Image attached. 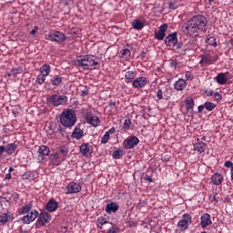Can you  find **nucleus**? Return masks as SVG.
<instances>
[{
    "label": "nucleus",
    "instance_id": "obj_18",
    "mask_svg": "<svg viewBox=\"0 0 233 233\" xmlns=\"http://www.w3.org/2000/svg\"><path fill=\"white\" fill-rule=\"evenodd\" d=\"M58 208L59 204L55 199L49 200L46 204V210H48V212H56Z\"/></svg>",
    "mask_w": 233,
    "mask_h": 233
},
{
    "label": "nucleus",
    "instance_id": "obj_6",
    "mask_svg": "<svg viewBox=\"0 0 233 233\" xmlns=\"http://www.w3.org/2000/svg\"><path fill=\"white\" fill-rule=\"evenodd\" d=\"M137 145H139V138L136 136H132L124 141L126 150H132V148L137 147Z\"/></svg>",
    "mask_w": 233,
    "mask_h": 233
},
{
    "label": "nucleus",
    "instance_id": "obj_13",
    "mask_svg": "<svg viewBox=\"0 0 233 233\" xmlns=\"http://www.w3.org/2000/svg\"><path fill=\"white\" fill-rule=\"evenodd\" d=\"M80 152L86 157H89V156H92V146L88 143L81 145L80 146Z\"/></svg>",
    "mask_w": 233,
    "mask_h": 233
},
{
    "label": "nucleus",
    "instance_id": "obj_5",
    "mask_svg": "<svg viewBox=\"0 0 233 233\" xmlns=\"http://www.w3.org/2000/svg\"><path fill=\"white\" fill-rule=\"evenodd\" d=\"M192 223V217L189 214H184L182 218L178 221L177 227L179 230L183 232V230H187L188 228V225Z\"/></svg>",
    "mask_w": 233,
    "mask_h": 233
},
{
    "label": "nucleus",
    "instance_id": "obj_33",
    "mask_svg": "<svg viewBox=\"0 0 233 233\" xmlns=\"http://www.w3.org/2000/svg\"><path fill=\"white\" fill-rule=\"evenodd\" d=\"M88 123L90 125H92L93 127H97L99 125V123H100L99 117H97V116H90L88 118Z\"/></svg>",
    "mask_w": 233,
    "mask_h": 233
},
{
    "label": "nucleus",
    "instance_id": "obj_64",
    "mask_svg": "<svg viewBox=\"0 0 233 233\" xmlns=\"http://www.w3.org/2000/svg\"><path fill=\"white\" fill-rule=\"evenodd\" d=\"M170 65H171V66H176L177 65V62L172 61V62L170 63Z\"/></svg>",
    "mask_w": 233,
    "mask_h": 233
},
{
    "label": "nucleus",
    "instance_id": "obj_14",
    "mask_svg": "<svg viewBox=\"0 0 233 233\" xmlns=\"http://www.w3.org/2000/svg\"><path fill=\"white\" fill-rule=\"evenodd\" d=\"M175 43H177V33H172L168 35L165 39V45H167V46H173Z\"/></svg>",
    "mask_w": 233,
    "mask_h": 233
},
{
    "label": "nucleus",
    "instance_id": "obj_19",
    "mask_svg": "<svg viewBox=\"0 0 233 233\" xmlns=\"http://www.w3.org/2000/svg\"><path fill=\"white\" fill-rule=\"evenodd\" d=\"M197 143L194 144V150H198L199 154H203L207 148V144L202 141H199V138L197 139Z\"/></svg>",
    "mask_w": 233,
    "mask_h": 233
},
{
    "label": "nucleus",
    "instance_id": "obj_2",
    "mask_svg": "<svg viewBox=\"0 0 233 233\" xmlns=\"http://www.w3.org/2000/svg\"><path fill=\"white\" fill-rule=\"evenodd\" d=\"M59 119L63 127H66V128H71V127H74V125H76V121H77L76 111H74L73 109H67L61 113Z\"/></svg>",
    "mask_w": 233,
    "mask_h": 233
},
{
    "label": "nucleus",
    "instance_id": "obj_60",
    "mask_svg": "<svg viewBox=\"0 0 233 233\" xmlns=\"http://www.w3.org/2000/svg\"><path fill=\"white\" fill-rule=\"evenodd\" d=\"M205 109V104L198 106V112L201 113Z\"/></svg>",
    "mask_w": 233,
    "mask_h": 233
},
{
    "label": "nucleus",
    "instance_id": "obj_49",
    "mask_svg": "<svg viewBox=\"0 0 233 233\" xmlns=\"http://www.w3.org/2000/svg\"><path fill=\"white\" fill-rule=\"evenodd\" d=\"M50 157L51 159L54 158V159H59V153L58 151H56V153H53L50 155Z\"/></svg>",
    "mask_w": 233,
    "mask_h": 233
},
{
    "label": "nucleus",
    "instance_id": "obj_59",
    "mask_svg": "<svg viewBox=\"0 0 233 233\" xmlns=\"http://www.w3.org/2000/svg\"><path fill=\"white\" fill-rule=\"evenodd\" d=\"M87 94H88V89H84V90H82V92H81L82 97H85V96H86Z\"/></svg>",
    "mask_w": 233,
    "mask_h": 233
},
{
    "label": "nucleus",
    "instance_id": "obj_51",
    "mask_svg": "<svg viewBox=\"0 0 233 233\" xmlns=\"http://www.w3.org/2000/svg\"><path fill=\"white\" fill-rule=\"evenodd\" d=\"M204 94H205L206 96H208H208H213V95H214V92L212 91V89H209V90L204 91Z\"/></svg>",
    "mask_w": 233,
    "mask_h": 233
},
{
    "label": "nucleus",
    "instance_id": "obj_50",
    "mask_svg": "<svg viewBox=\"0 0 233 233\" xmlns=\"http://www.w3.org/2000/svg\"><path fill=\"white\" fill-rule=\"evenodd\" d=\"M186 77H187V79H188L189 81H192V79H194V76H193L192 73H190V72L186 73Z\"/></svg>",
    "mask_w": 233,
    "mask_h": 233
},
{
    "label": "nucleus",
    "instance_id": "obj_20",
    "mask_svg": "<svg viewBox=\"0 0 233 233\" xmlns=\"http://www.w3.org/2000/svg\"><path fill=\"white\" fill-rule=\"evenodd\" d=\"M117 210H119V206L115 202H111L106 207V212H107V214H112V212H117Z\"/></svg>",
    "mask_w": 233,
    "mask_h": 233
},
{
    "label": "nucleus",
    "instance_id": "obj_39",
    "mask_svg": "<svg viewBox=\"0 0 233 233\" xmlns=\"http://www.w3.org/2000/svg\"><path fill=\"white\" fill-rule=\"evenodd\" d=\"M0 205L2 208H6V207H10V201H8L5 198L0 200Z\"/></svg>",
    "mask_w": 233,
    "mask_h": 233
},
{
    "label": "nucleus",
    "instance_id": "obj_40",
    "mask_svg": "<svg viewBox=\"0 0 233 233\" xmlns=\"http://www.w3.org/2000/svg\"><path fill=\"white\" fill-rule=\"evenodd\" d=\"M11 74L15 77H16L17 74H23V67H17V68L12 69Z\"/></svg>",
    "mask_w": 233,
    "mask_h": 233
},
{
    "label": "nucleus",
    "instance_id": "obj_56",
    "mask_svg": "<svg viewBox=\"0 0 233 233\" xmlns=\"http://www.w3.org/2000/svg\"><path fill=\"white\" fill-rule=\"evenodd\" d=\"M214 99H216V101H219V99H221V95H219V93H215L214 94Z\"/></svg>",
    "mask_w": 233,
    "mask_h": 233
},
{
    "label": "nucleus",
    "instance_id": "obj_52",
    "mask_svg": "<svg viewBox=\"0 0 233 233\" xmlns=\"http://www.w3.org/2000/svg\"><path fill=\"white\" fill-rule=\"evenodd\" d=\"M157 99H163V91L159 89L157 93Z\"/></svg>",
    "mask_w": 233,
    "mask_h": 233
},
{
    "label": "nucleus",
    "instance_id": "obj_41",
    "mask_svg": "<svg viewBox=\"0 0 233 233\" xmlns=\"http://www.w3.org/2000/svg\"><path fill=\"white\" fill-rule=\"evenodd\" d=\"M131 125H132V121L130 120V118H127L124 121L123 128H125V130H128Z\"/></svg>",
    "mask_w": 233,
    "mask_h": 233
},
{
    "label": "nucleus",
    "instance_id": "obj_1",
    "mask_svg": "<svg viewBox=\"0 0 233 233\" xmlns=\"http://www.w3.org/2000/svg\"><path fill=\"white\" fill-rule=\"evenodd\" d=\"M208 21L204 15H195L182 25V32L189 37L199 35V32H207Z\"/></svg>",
    "mask_w": 233,
    "mask_h": 233
},
{
    "label": "nucleus",
    "instance_id": "obj_28",
    "mask_svg": "<svg viewBox=\"0 0 233 233\" xmlns=\"http://www.w3.org/2000/svg\"><path fill=\"white\" fill-rule=\"evenodd\" d=\"M72 137L75 139H81V137H83V130L76 127L72 133Z\"/></svg>",
    "mask_w": 233,
    "mask_h": 233
},
{
    "label": "nucleus",
    "instance_id": "obj_7",
    "mask_svg": "<svg viewBox=\"0 0 233 233\" xmlns=\"http://www.w3.org/2000/svg\"><path fill=\"white\" fill-rule=\"evenodd\" d=\"M48 101L54 106H59V105H63V103H66V96L53 95L48 97Z\"/></svg>",
    "mask_w": 233,
    "mask_h": 233
},
{
    "label": "nucleus",
    "instance_id": "obj_38",
    "mask_svg": "<svg viewBox=\"0 0 233 233\" xmlns=\"http://www.w3.org/2000/svg\"><path fill=\"white\" fill-rule=\"evenodd\" d=\"M218 199H219V197L218 196V193H216V192H213L209 196V200L211 201V203H214V205H216V203H218Z\"/></svg>",
    "mask_w": 233,
    "mask_h": 233
},
{
    "label": "nucleus",
    "instance_id": "obj_63",
    "mask_svg": "<svg viewBox=\"0 0 233 233\" xmlns=\"http://www.w3.org/2000/svg\"><path fill=\"white\" fill-rule=\"evenodd\" d=\"M5 179H12V175L6 174L5 175Z\"/></svg>",
    "mask_w": 233,
    "mask_h": 233
},
{
    "label": "nucleus",
    "instance_id": "obj_27",
    "mask_svg": "<svg viewBox=\"0 0 233 233\" xmlns=\"http://www.w3.org/2000/svg\"><path fill=\"white\" fill-rule=\"evenodd\" d=\"M186 110H192L194 108V98L188 96L186 100Z\"/></svg>",
    "mask_w": 233,
    "mask_h": 233
},
{
    "label": "nucleus",
    "instance_id": "obj_29",
    "mask_svg": "<svg viewBox=\"0 0 233 233\" xmlns=\"http://www.w3.org/2000/svg\"><path fill=\"white\" fill-rule=\"evenodd\" d=\"M132 26L135 28V30H143L145 25H143L141 21L136 19L132 22Z\"/></svg>",
    "mask_w": 233,
    "mask_h": 233
},
{
    "label": "nucleus",
    "instance_id": "obj_4",
    "mask_svg": "<svg viewBox=\"0 0 233 233\" xmlns=\"http://www.w3.org/2000/svg\"><path fill=\"white\" fill-rule=\"evenodd\" d=\"M47 41H53L55 43H64L66 40V36L64 33L59 31H50L48 34L45 35Z\"/></svg>",
    "mask_w": 233,
    "mask_h": 233
},
{
    "label": "nucleus",
    "instance_id": "obj_31",
    "mask_svg": "<svg viewBox=\"0 0 233 233\" xmlns=\"http://www.w3.org/2000/svg\"><path fill=\"white\" fill-rule=\"evenodd\" d=\"M217 83H218V85H225L227 83V77L225 76V74L220 73L217 76Z\"/></svg>",
    "mask_w": 233,
    "mask_h": 233
},
{
    "label": "nucleus",
    "instance_id": "obj_11",
    "mask_svg": "<svg viewBox=\"0 0 233 233\" xmlns=\"http://www.w3.org/2000/svg\"><path fill=\"white\" fill-rule=\"evenodd\" d=\"M173 48L177 54H181L182 56H185L187 53V50H188V47L181 42H177L173 46Z\"/></svg>",
    "mask_w": 233,
    "mask_h": 233
},
{
    "label": "nucleus",
    "instance_id": "obj_23",
    "mask_svg": "<svg viewBox=\"0 0 233 233\" xmlns=\"http://www.w3.org/2000/svg\"><path fill=\"white\" fill-rule=\"evenodd\" d=\"M15 150H17V145L15 143L8 144L5 147V151H6V154H8V156H12V154H14Z\"/></svg>",
    "mask_w": 233,
    "mask_h": 233
},
{
    "label": "nucleus",
    "instance_id": "obj_57",
    "mask_svg": "<svg viewBox=\"0 0 233 233\" xmlns=\"http://www.w3.org/2000/svg\"><path fill=\"white\" fill-rule=\"evenodd\" d=\"M37 30H39V28L35 26V28L30 32L31 35H35V34H37Z\"/></svg>",
    "mask_w": 233,
    "mask_h": 233
},
{
    "label": "nucleus",
    "instance_id": "obj_46",
    "mask_svg": "<svg viewBox=\"0 0 233 233\" xmlns=\"http://www.w3.org/2000/svg\"><path fill=\"white\" fill-rule=\"evenodd\" d=\"M46 76H43V75L39 76L36 79V82L39 84V85H43V83H45V78Z\"/></svg>",
    "mask_w": 233,
    "mask_h": 233
},
{
    "label": "nucleus",
    "instance_id": "obj_3",
    "mask_svg": "<svg viewBox=\"0 0 233 233\" xmlns=\"http://www.w3.org/2000/svg\"><path fill=\"white\" fill-rule=\"evenodd\" d=\"M99 63L94 60V57L86 56L83 58H78L75 61L76 66H80L83 70H94V66H97Z\"/></svg>",
    "mask_w": 233,
    "mask_h": 233
},
{
    "label": "nucleus",
    "instance_id": "obj_22",
    "mask_svg": "<svg viewBox=\"0 0 233 233\" xmlns=\"http://www.w3.org/2000/svg\"><path fill=\"white\" fill-rule=\"evenodd\" d=\"M8 221H12V216L8 213H0V225H6Z\"/></svg>",
    "mask_w": 233,
    "mask_h": 233
},
{
    "label": "nucleus",
    "instance_id": "obj_17",
    "mask_svg": "<svg viewBox=\"0 0 233 233\" xmlns=\"http://www.w3.org/2000/svg\"><path fill=\"white\" fill-rule=\"evenodd\" d=\"M145 85H147V77L145 76H140L133 81V86L135 88H142Z\"/></svg>",
    "mask_w": 233,
    "mask_h": 233
},
{
    "label": "nucleus",
    "instance_id": "obj_54",
    "mask_svg": "<svg viewBox=\"0 0 233 233\" xmlns=\"http://www.w3.org/2000/svg\"><path fill=\"white\" fill-rule=\"evenodd\" d=\"M122 56H130V50L129 49H124L122 50Z\"/></svg>",
    "mask_w": 233,
    "mask_h": 233
},
{
    "label": "nucleus",
    "instance_id": "obj_37",
    "mask_svg": "<svg viewBox=\"0 0 233 233\" xmlns=\"http://www.w3.org/2000/svg\"><path fill=\"white\" fill-rule=\"evenodd\" d=\"M112 157L114 159H121V157H123V150L114 151Z\"/></svg>",
    "mask_w": 233,
    "mask_h": 233
},
{
    "label": "nucleus",
    "instance_id": "obj_8",
    "mask_svg": "<svg viewBox=\"0 0 233 233\" xmlns=\"http://www.w3.org/2000/svg\"><path fill=\"white\" fill-rule=\"evenodd\" d=\"M216 61V58H214V52L212 51H207L202 56V59L200 63L202 65H212Z\"/></svg>",
    "mask_w": 233,
    "mask_h": 233
},
{
    "label": "nucleus",
    "instance_id": "obj_47",
    "mask_svg": "<svg viewBox=\"0 0 233 233\" xmlns=\"http://www.w3.org/2000/svg\"><path fill=\"white\" fill-rule=\"evenodd\" d=\"M22 177H23V179H29V181H30V180H32L33 177H32V174L30 172H27V173L24 174L22 176Z\"/></svg>",
    "mask_w": 233,
    "mask_h": 233
},
{
    "label": "nucleus",
    "instance_id": "obj_32",
    "mask_svg": "<svg viewBox=\"0 0 233 233\" xmlns=\"http://www.w3.org/2000/svg\"><path fill=\"white\" fill-rule=\"evenodd\" d=\"M32 210V204H26L22 207L19 210L20 214H28Z\"/></svg>",
    "mask_w": 233,
    "mask_h": 233
},
{
    "label": "nucleus",
    "instance_id": "obj_36",
    "mask_svg": "<svg viewBox=\"0 0 233 233\" xmlns=\"http://www.w3.org/2000/svg\"><path fill=\"white\" fill-rule=\"evenodd\" d=\"M205 108H206V110H208V112H212V110H214V108H216V104H214L212 102H206Z\"/></svg>",
    "mask_w": 233,
    "mask_h": 233
},
{
    "label": "nucleus",
    "instance_id": "obj_9",
    "mask_svg": "<svg viewBox=\"0 0 233 233\" xmlns=\"http://www.w3.org/2000/svg\"><path fill=\"white\" fill-rule=\"evenodd\" d=\"M37 216H39V212L37 210L33 209L27 215L24 216L22 218L23 223H26L29 225V223H32V221H35L37 218Z\"/></svg>",
    "mask_w": 233,
    "mask_h": 233
},
{
    "label": "nucleus",
    "instance_id": "obj_61",
    "mask_svg": "<svg viewBox=\"0 0 233 233\" xmlns=\"http://www.w3.org/2000/svg\"><path fill=\"white\" fill-rule=\"evenodd\" d=\"M116 132V128L115 127H112V128H110L108 131H107V133H108V135L110 136V134H114Z\"/></svg>",
    "mask_w": 233,
    "mask_h": 233
},
{
    "label": "nucleus",
    "instance_id": "obj_12",
    "mask_svg": "<svg viewBox=\"0 0 233 233\" xmlns=\"http://www.w3.org/2000/svg\"><path fill=\"white\" fill-rule=\"evenodd\" d=\"M81 192V186L76 182H70L67 185V194H77Z\"/></svg>",
    "mask_w": 233,
    "mask_h": 233
},
{
    "label": "nucleus",
    "instance_id": "obj_30",
    "mask_svg": "<svg viewBox=\"0 0 233 233\" xmlns=\"http://www.w3.org/2000/svg\"><path fill=\"white\" fill-rule=\"evenodd\" d=\"M40 72L43 77H46L50 74V66L48 65H44L40 67Z\"/></svg>",
    "mask_w": 233,
    "mask_h": 233
},
{
    "label": "nucleus",
    "instance_id": "obj_58",
    "mask_svg": "<svg viewBox=\"0 0 233 233\" xmlns=\"http://www.w3.org/2000/svg\"><path fill=\"white\" fill-rule=\"evenodd\" d=\"M168 5H169L168 8H170V10H176V5H174V3L169 2Z\"/></svg>",
    "mask_w": 233,
    "mask_h": 233
},
{
    "label": "nucleus",
    "instance_id": "obj_42",
    "mask_svg": "<svg viewBox=\"0 0 233 233\" xmlns=\"http://www.w3.org/2000/svg\"><path fill=\"white\" fill-rule=\"evenodd\" d=\"M126 79H134L136 77V72L134 71H127L125 75Z\"/></svg>",
    "mask_w": 233,
    "mask_h": 233
},
{
    "label": "nucleus",
    "instance_id": "obj_44",
    "mask_svg": "<svg viewBox=\"0 0 233 233\" xmlns=\"http://www.w3.org/2000/svg\"><path fill=\"white\" fill-rule=\"evenodd\" d=\"M108 139H110V135L108 133H106L101 139L102 145H106V143H108Z\"/></svg>",
    "mask_w": 233,
    "mask_h": 233
},
{
    "label": "nucleus",
    "instance_id": "obj_43",
    "mask_svg": "<svg viewBox=\"0 0 233 233\" xmlns=\"http://www.w3.org/2000/svg\"><path fill=\"white\" fill-rule=\"evenodd\" d=\"M58 154H61L62 156H66L68 154V149L66 147H60L57 150Z\"/></svg>",
    "mask_w": 233,
    "mask_h": 233
},
{
    "label": "nucleus",
    "instance_id": "obj_62",
    "mask_svg": "<svg viewBox=\"0 0 233 233\" xmlns=\"http://www.w3.org/2000/svg\"><path fill=\"white\" fill-rule=\"evenodd\" d=\"M109 106H110V108H116V102L110 101L109 102Z\"/></svg>",
    "mask_w": 233,
    "mask_h": 233
},
{
    "label": "nucleus",
    "instance_id": "obj_48",
    "mask_svg": "<svg viewBox=\"0 0 233 233\" xmlns=\"http://www.w3.org/2000/svg\"><path fill=\"white\" fill-rule=\"evenodd\" d=\"M224 165H225V167H227V168H231V170H232L233 163L231 161L228 160V161L225 162Z\"/></svg>",
    "mask_w": 233,
    "mask_h": 233
},
{
    "label": "nucleus",
    "instance_id": "obj_15",
    "mask_svg": "<svg viewBox=\"0 0 233 233\" xmlns=\"http://www.w3.org/2000/svg\"><path fill=\"white\" fill-rule=\"evenodd\" d=\"M50 215H48V213L42 212L38 218V224H40L41 227H45L46 223H50Z\"/></svg>",
    "mask_w": 233,
    "mask_h": 233
},
{
    "label": "nucleus",
    "instance_id": "obj_16",
    "mask_svg": "<svg viewBox=\"0 0 233 233\" xmlns=\"http://www.w3.org/2000/svg\"><path fill=\"white\" fill-rule=\"evenodd\" d=\"M208 225H212V220L210 219V215L208 213H205L201 217L200 227H202V228H205L208 227Z\"/></svg>",
    "mask_w": 233,
    "mask_h": 233
},
{
    "label": "nucleus",
    "instance_id": "obj_34",
    "mask_svg": "<svg viewBox=\"0 0 233 233\" xmlns=\"http://www.w3.org/2000/svg\"><path fill=\"white\" fill-rule=\"evenodd\" d=\"M185 86H187V82L183 78L178 79V81L175 83V88H185Z\"/></svg>",
    "mask_w": 233,
    "mask_h": 233
},
{
    "label": "nucleus",
    "instance_id": "obj_35",
    "mask_svg": "<svg viewBox=\"0 0 233 233\" xmlns=\"http://www.w3.org/2000/svg\"><path fill=\"white\" fill-rule=\"evenodd\" d=\"M61 77L59 76H56L51 80V83L54 86H59V85H61Z\"/></svg>",
    "mask_w": 233,
    "mask_h": 233
},
{
    "label": "nucleus",
    "instance_id": "obj_55",
    "mask_svg": "<svg viewBox=\"0 0 233 233\" xmlns=\"http://www.w3.org/2000/svg\"><path fill=\"white\" fill-rule=\"evenodd\" d=\"M144 179H145V181H148L149 183H152V181H153L152 177H150L148 175H146L144 177Z\"/></svg>",
    "mask_w": 233,
    "mask_h": 233
},
{
    "label": "nucleus",
    "instance_id": "obj_21",
    "mask_svg": "<svg viewBox=\"0 0 233 233\" xmlns=\"http://www.w3.org/2000/svg\"><path fill=\"white\" fill-rule=\"evenodd\" d=\"M211 181L213 185H221L223 183V176H221V174L215 173L211 177Z\"/></svg>",
    "mask_w": 233,
    "mask_h": 233
},
{
    "label": "nucleus",
    "instance_id": "obj_24",
    "mask_svg": "<svg viewBox=\"0 0 233 233\" xmlns=\"http://www.w3.org/2000/svg\"><path fill=\"white\" fill-rule=\"evenodd\" d=\"M38 154L43 157V156H48L50 154V148L45 145H42L38 148Z\"/></svg>",
    "mask_w": 233,
    "mask_h": 233
},
{
    "label": "nucleus",
    "instance_id": "obj_26",
    "mask_svg": "<svg viewBox=\"0 0 233 233\" xmlns=\"http://www.w3.org/2000/svg\"><path fill=\"white\" fill-rule=\"evenodd\" d=\"M108 221H106V218L105 217H100L97 218V227L98 228H103V227H108Z\"/></svg>",
    "mask_w": 233,
    "mask_h": 233
},
{
    "label": "nucleus",
    "instance_id": "obj_10",
    "mask_svg": "<svg viewBox=\"0 0 233 233\" xmlns=\"http://www.w3.org/2000/svg\"><path fill=\"white\" fill-rule=\"evenodd\" d=\"M168 30V25L164 24L160 25L159 30L155 32L156 39H158V41H163L165 39V32Z\"/></svg>",
    "mask_w": 233,
    "mask_h": 233
},
{
    "label": "nucleus",
    "instance_id": "obj_45",
    "mask_svg": "<svg viewBox=\"0 0 233 233\" xmlns=\"http://www.w3.org/2000/svg\"><path fill=\"white\" fill-rule=\"evenodd\" d=\"M208 45H211V46H216V38L214 36H210L207 39Z\"/></svg>",
    "mask_w": 233,
    "mask_h": 233
},
{
    "label": "nucleus",
    "instance_id": "obj_25",
    "mask_svg": "<svg viewBox=\"0 0 233 233\" xmlns=\"http://www.w3.org/2000/svg\"><path fill=\"white\" fill-rule=\"evenodd\" d=\"M106 228H107V233H117L119 231L117 225L111 222L107 223V227H106Z\"/></svg>",
    "mask_w": 233,
    "mask_h": 233
},
{
    "label": "nucleus",
    "instance_id": "obj_53",
    "mask_svg": "<svg viewBox=\"0 0 233 233\" xmlns=\"http://www.w3.org/2000/svg\"><path fill=\"white\" fill-rule=\"evenodd\" d=\"M5 152H6L5 146H0V157H3Z\"/></svg>",
    "mask_w": 233,
    "mask_h": 233
}]
</instances>
